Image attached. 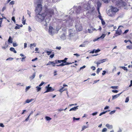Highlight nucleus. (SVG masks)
<instances>
[{
	"label": "nucleus",
	"instance_id": "f257e3e1",
	"mask_svg": "<svg viewBox=\"0 0 132 132\" xmlns=\"http://www.w3.org/2000/svg\"><path fill=\"white\" fill-rule=\"evenodd\" d=\"M54 9H46L44 13L40 14V13L42 9V5L40 4H38L35 10L36 15L35 16V19L38 21L41 22L44 20L45 18L44 23V26L47 27V24L50 20L52 15L54 14Z\"/></svg>",
	"mask_w": 132,
	"mask_h": 132
},
{
	"label": "nucleus",
	"instance_id": "f03ea898",
	"mask_svg": "<svg viewBox=\"0 0 132 132\" xmlns=\"http://www.w3.org/2000/svg\"><path fill=\"white\" fill-rule=\"evenodd\" d=\"M68 16H65L64 19H58L57 21L59 22H61L63 21V22L64 23V25L66 26H69L71 25L72 23V20L69 18L68 20L67 19Z\"/></svg>",
	"mask_w": 132,
	"mask_h": 132
},
{
	"label": "nucleus",
	"instance_id": "7ed1b4c3",
	"mask_svg": "<svg viewBox=\"0 0 132 132\" xmlns=\"http://www.w3.org/2000/svg\"><path fill=\"white\" fill-rule=\"evenodd\" d=\"M113 3H116L119 6H125L126 5V4L122 0H110Z\"/></svg>",
	"mask_w": 132,
	"mask_h": 132
},
{
	"label": "nucleus",
	"instance_id": "20e7f679",
	"mask_svg": "<svg viewBox=\"0 0 132 132\" xmlns=\"http://www.w3.org/2000/svg\"><path fill=\"white\" fill-rule=\"evenodd\" d=\"M90 5L89 1H88V2L84 4L82 8L84 11L89 10L90 8Z\"/></svg>",
	"mask_w": 132,
	"mask_h": 132
},
{
	"label": "nucleus",
	"instance_id": "39448f33",
	"mask_svg": "<svg viewBox=\"0 0 132 132\" xmlns=\"http://www.w3.org/2000/svg\"><path fill=\"white\" fill-rule=\"evenodd\" d=\"M75 12H76V13L77 14L80 13L84 11L83 9L81 8L80 6H79L75 8Z\"/></svg>",
	"mask_w": 132,
	"mask_h": 132
},
{
	"label": "nucleus",
	"instance_id": "423d86ee",
	"mask_svg": "<svg viewBox=\"0 0 132 132\" xmlns=\"http://www.w3.org/2000/svg\"><path fill=\"white\" fill-rule=\"evenodd\" d=\"M76 29L77 31H80L82 29V27L81 24L79 23H77L75 26Z\"/></svg>",
	"mask_w": 132,
	"mask_h": 132
},
{
	"label": "nucleus",
	"instance_id": "0eeeda50",
	"mask_svg": "<svg viewBox=\"0 0 132 132\" xmlns=\"http://www.w3.org/2000/svg\"><path fill=\"white\" fill-rule=\"evenodd\" d=\"M107 13L108 15L111 17L114 16L115 14L114 12H113V11H112L111 9L109 10Z\"/></svg>",
	"mask_w": 132,
	"mask_h": 132
},
{
	"label": "nucleus",
	"instance_id": "6e6552de",
	"mask_svg": "<svg viewBox=\"0 0 132 132\" xmlns=\"http://www.w3.org/2000/svg\"><path fill=\"white\" fill-rule=\"evenodd\" d=\"M120 27V26H119L117 30L116 31V34L114 35V36L115 37H117L118 36L117 34L118 35H120L122 33L121 30L119 29V27Z\"/></svg>",
	"mask_w": 132,
	"mask_h": 132
},
{
	"label": "nucleus",
	"instance_id": "1a4fd4ad",
	"mask_svg": "<svg viewBox=\"0 0 132 132\" xmlns=\"http://www.w3.org/2000/svg\"><path fill=\"white\" fill-rule=\"evenodd\" d=\"M48 32L50 35H52L54 34V29L52 27L50 26L49 27Z\"/></svg>",
	"mask_w": 132,
	"mask_h": 132
},
{
	"label": "nucleus",
	"instance_id": "9d476101",
	"mask_svg": "<svg viewBox=\"0 0 132 132\" xmlns=\"http://www.w3.org/2000/svg\"><path fill=\"white\" fill-rule=\"evenodd\" d=\"M110 8L113 11V12L116 14V13L118 10V9L116 7L112 6H110Z\"/></svg>",
	"mask_w": 132,
	"mask_h": 132
},
{
	"label": "nucleus",
	"instance_id": "9b49d317",
	"mask_svg": "<svg viewBox=\"0 0 132 132\" xmlns=\"http://www.w3.org/2000/svg\"><path fill=\"white\" fill-rule=\"evenodd\" d=\"M105 36V35L104 34H102V36H100V37H98L97 38H95L93 40V42H95L96 41L98 40V39H103Z\"/></svg>",
	"mask_w": 132,
	"mask_h": 132
},
{
	"label": "nucleus",
	"instance_id": "f8f14e48",
	"mask_svg": "<svg viewBox=\"0 0 132 132\" xmlns=\"http://www.w3.org/2000/svg\"><path fill=\"white\" fill-rule=\"evenodd\" d=\"M46 88L47 89V90L45 92H44V93H47L50 92H52L54 90V89H52L51 87Z\"/></svg>",
	"mask_w": 132,
	"mask_h": 132
},
{
	"label": "nucleus",
	"instance_id": "ddd939ff",
	"mask_svg": "<svg viewBox=\"0 0 132 132\" xmlns=\"http://www.w3.org/2000/svg\"><path fill=\"white\" fill-rule=\"evenodd\" d=\"M122 93V92L121 93H120L119 94H118L112 96V100H113L114 99H115L118 97Z\"/></svg>",
	"mask_w": 132,
	"mask_h": 132
},
{
	"label": "nucleus",
	"instance_id": "4468645a",
	"mask_svg": "<svg viewBox=\"0 0 132 132\" xmlns=\"http://www.w3.org/2000/svg\"><path fill=\"white\" fill-rule=\"evenodd\" d=\"M95 9L94 7L93 6H92L90 5V8L89 10V12L91 13H92L93 12Z\"/></svg>",
	"mask_w": 132,
	"mask_h": 132
},
{
	"label": "nucleus",
	"instance_id": "2eb2a0df",
	"mask_svg": "<svg viewBox=\"0 0 132 132\" xmlns=\"http://www.w3.org/2000/svg\"><path fill=\"white\" fill-rule=\"evenodd\" d=\"M97 9H100V8L101 6V3L99 1H98L97 3Z\"/></svg>",
	"mask_w": 132,
	"mask_h": 132
},
{
	"label": "nucleus",
	"instance_id": "dca6fc26",
	"mask_svg": "<svg viewBox=\"0 0 132 132\" xmlns=\"http://www.w3.org/2000/svg\"><path fill=\"white\" fill-rule=\"evenodd\" d=\"M78 106H75L73 108H72L69 110V111H75L78 109Z\"/></svg>",
	"mask_w": 132,
	"mask_h": 132
},
{
	"label": "nucleus",
	"instance_id": "f3484780",
	"mask_svg": "<svg viewBox=\"0 0 132 132\" xmlns=\"http://www.w3.org/2000/svg\"><path fill=\"white\" fill-rule=\"evenodd\" d=\"M34 100V99H33V98H32L30 100L27 99L25 101V103H24V104H25L26 103H29L31 102Z\"/></svg>",
	"mask_w": 132,
	"mask_h": 132
},
{
	"label": "nucleus",
	"instance_id": "a211bd4d",
	"mask_svg": "<svg viewBox=\"0 0 132 132\" xmlns=\"http://www.w3.org/2000/svg\"><path fill=\"white\" fill-rule=\"evenodd\" d=\"M36 76V73H34L32 76H31L29 78L30 80L33 79Z\"/></svg>",
	"mask_w": 132,
	"mask_h": 132
},
{
	"label": "nucleus",
	"instance_id": "6ab92c4d",
	"mask_svg": "<svg viewBox=\"0 0 132 132\" xmlns=\"http://www.w3.org/2000/svg\"><path fill=\"white\" fill-rule=\"evenodd\" d=\"M61 38L62 40H64L66 38V35L65 34H62L61 37Z\"/></svg>",
	"mask_w": 132,
	"mask_h": 132
},
{
	"label": "nucleus",
	"instance_id": "aec40b11",
	"mask_svg": "<svg viewBox=\"0 0 132 132\" xmlns=\"http://www.w3.org/2000/svg\"><path fill=\"white\" fill-rule=\"evenodd\" d=\"M69 32H70L69 35L70 37H71L72 36L75 35L74 33L72 32L71 29L69 30Z\"/></svg>",
	"mask_w": 132,
	"mask_h": 132
},
{
	"label": "nucleus",
	"instance_id": "412c9836",
	"mask_svg": "<svg viewBox=\"0 0 132 132\" xmlns=\"http://www.w3.org/2000/svg\"><path fill=\"white\" fill-rule=\"evenodd\" d=\"M106 127L108 128L111 129L113 127L112 125H110L109 124H107L106 125Z\"/></svg>",
	"mask_w": 132,
	"mask_h": 132
},
{
	"label": "nucleus",
	"instance_id": "4be33fe9",
	"mask_svg": "<svg viewBox=\"0 0 132 132\" xmlns=\"http://www.w3.org/2000/svg\"><path fill=\"white\" fill-rule=\"evenodd\" d=\"M8 42L9 43H12V39L10 36L9 37Z\"/></svg>",
	"mask_w": 132,
	"mask_h": 132
},
{
	"label": "nucleus",
	"instance_id": "5701e85b",
	"mask_svg": "<svg viewBox=\"0 0 132 132\" xmlns=\"http://www.w3.org/2000/svg\"><path fill=\"white\" fill-rule=\"evenodd\" d=\"M10 50L11 51L13 52L14 53H16V51L15 50L14 48L13 47H11L10 48Z\"/></svg>",
	"mask_w": 132,
	"mask_h": 132
},
{
	"label": "nucleus",
	"instance_id": "b1692460",
	"mask_svg": "<svg viewBox=\"0 0 132 132\" xmlns=\"http://www.w3.org/2000/svg\"><path fill=\"white\" fill-rule=\"evenodd\" d=\"M107 60L106 59H102L101 60H100L98 61V62H100L101 63H103L105 62Z\"/></svg>",
	"mask_w": 132,
	"mask_h": 132
},
{
	"label": "nucleus",
	"instance_id": "393cba45",
	"mask_svg": "<svg viewBox=\"0 0 132 132\" xmlns=\"http://www.w3.org/2000/svg\"><path fill=\"white\" fill-rule=\"evenodd\" d=\"M36 46V44L35 43L31 44L30 45V47L31 48H32L33 46L35 47Z\"/></svg>",
	"mask_w": 132,
	"mask_h": 132
},
{
	"label": "nucleus",
	"instance_id": "a878e982",
	"mask_svg": "<svg viewBox=\"0 0 132 132\" xmlns=\"http://www.w3.org/2000/svg\"><path fill=\"white\" fill-rule=\"evenodd\" d=\"M36 90L37 92H38L41 90V88L39 86H37L36 87Z\"/></svg>",
	"mask_w": 132,
	"mask_h": 132
},
{
	"label": "nucleus",
	"instance_id": "bb28decb",
	"mask_svg": "<svg viewBox=\"0 0 132 132\" xmlns=\"http://www.w3.org/2000/svg\"><path fill=\"white\" fill-rule=\"evenodd\" d=\"M120 68H122V69H123L125 70H126V71H127V70H128L127 68L126 67H123V66L121 67H121H120Z\"/></svg>",
	"mask_w": 132,
	"mask_h": 132
},
{
	"label": "nucleus",
	"instance_id": "cd10ccee",
	"mask_svg": "<svg viewBox=\"0 0 132 132\" xmlns=\"http://www.w3.org/2000/svg\"><path fill=\"white\" fill-rule=\"evenodd\" d=\"M45 119L47 121H50L51 120L52 118H50V117L48 116H46L45 117Z\"/></svg>",
	"mask_w": 132,
	"mask_h": 132
},
{
	"label": "nucleus",
	"instance_id": "c85d7f7f",
	"mask_svg": "<svg viewBox=\"0 0 132 132\" xmlns=\"http://www.w3.org/2000/svg\"><path fill=\"white\" fill-rule=\"evenodd\" d=\"M102 69V68L100 69L99 68H98L97 70L96 73L98 74L100 71Z\"/></svg>",
	"mask_w": 132,
	"mask_h": 132
},
{
	"label": "nucleus",
	"instance_id": "c756f323",
	"mask_svg": "<svg viewBox=\"0 0 132 132\" xmlns=\"http://www.w3.org/2000/svg\"><path fill=\"white\" fill-rule=\"evenodd\" d=\"M31 87V86H29L26 87L25 89V91L27 92Z\"/></svg>",
	"mask_w": 132,
	"mask_h": 132
},
{
	"label": "nucleus",
	"instance_id": "7c9ffc66",
	"mask_svg": "<svg viewBox=\"0 0 132 132\" xmlns=\"http://www.w3.org/2000/svg\"><path fill=\"white\" fill-rule=\"evenodd\" d=\"M46 52L47 53V55H50L51 53H52V51H46Z\"/></svg>",
	"mask_w": 132,
	"mask_h": 132
},
{
	"label": "nucleus",
	"instance_id": "2f4dec72",
	"mask_svg": "<svg viewBox=\"0 0 132 132\" xmlns=\"http://www.w3.org/2000/svg\"><path fill=\"white\" fill-rule=\"evenodd\" d=\"M111 88L112 89H118V86H112L111 87Z\"/></svg>",
	"mask_w": 132,
	"mask_h": 132
},
{
	"label": "nucleus",
	"instance_id": "473e14b6",
	"mask_svg": "<svg viewBox=\"0 0 132 132\" xmlns=\"http://www.w3.org/2000/svg\"><path fill=\"white\" fill-rule=\"evenodd\" d=\"M16 25H17L18 26H16L15 27V28L14 29H20V26L19 25H18V24H16Z\"/></svg>",
	"mask_w": 132,
	"mask_h": 132
},
{
	"label": "nucleus",
	"instance_id": "72a5a7b5",
	"mask_svg": "<svg viewBox=\"0 0 132 132\" xmlns=\"http://www.w3.org/2000/svg\"><path fill=\"white\" fill-rule=\"evenodd\" d=\"M8 46V45H6V46H2V49H6Z\"/></svg>",
	"mask_w": 132,
	"mask_h": 132
},
{
	"label": "nucleus",
	"instance_id": "f704fd0d",
	"mask_svg": "<svg viewBox=\"0 0 132 132\" xmlns=\"http://www.w3.org/2000/svg\"><path fill=\"white\" fill-rule=\"evenodd\" d=\"M87 128V127L85 126H84L82 127L81 131H83L85 129Z\"/></svg>",
	"mask_w": 132,
	"mask_h": 132
},
{
	"label": "nucleus",
	"instance_id": "c9c22d12",
	"mask_svg": "<svg viewBox=\"0 0 132 132\" xmlns=\"http://www.w3.org/2000/svg\"><path fill=\"white\" fill-rule=\"evenodd\" d=\"M129 97H126V99L125 101V102H126V103L128 102V101H129Z\"/></svg>",
	"mask_w": 132,
	"mask_h": 132
},
{
	"label": "nucleus",
	"instance_id": "e433bc0d",
	"mask_svg": "<svg viewBox=\"0 0 132 132\" xmlns=\"http://www.w3.org/2000/svg\"><path fill=\"white\" fill-rule=\"evenodd\" d=\"M116 111L115 110H113L110 112L109 113L110 114H112L114 113Z\"/></svg>",
	"mask_w": 132,
	"mask_h": 132
},
{
	"label": "nucleus",
	"instance_id": "4c0bfd02",
	"mask_svg": "<svg viewBox=\"0 0 132 132\" xmlns=\"http://www.w3.org/2000/svg\"><path fill=\"white\" fill-rule=\"evenodd\" d=\"M60 28V27L59 26H57L56 27V29L57 31H58Z\"/></svg>",
	"mask_w": 132,
	"mask_h": 132
},
{
	"label": "nucleus",
	"instance_id": "58836bf2",
	"mask_svg": "<svg viewBox=\"0 0 132 132\" xmlns=\"http://www.w3.org/2000/svg\"><path fill=\"white\" fill-rule=\"evenodd\" d=\"M13 59V58L12 57H9L8 58L6 59V61L10 60L11 61Z\"/></svg>",
	"mask_w": 132,
	"mask_h": 132
},
{
	"label": "nucleus",
	"instance_id": "ea45409f",
	"mask_svg": "<svg viewBox=\"0 0 132 132\" xmlns=\"http://www.w3.org/2000/svg\"><path fill=\"white\" fill-rule=\"evenodd\" d=\"M126 47L127 48H128L129 49H132V46H127Z\"/></svg>",
	"mask_w": 132,
	"mask_h": 132
},
{
	"label": "nucleus",
	"instance_id": "a19ab883",
	"mask_svg": "<svg viewBox=\"0 0 132 132\" xmlns=\"http://www.w3.org/2000/svg\"><path fill=\"white\" fill-rule=\"evenodd\" d=\"M74 63V62H73L72 63H69V62H67L65 63V65H68L71 64L72 63Z\"/></svg>",
	"mask_w": 132,
	"mask_h": 132
},
{
	"label": "nucleus",
	"instance_id": "79ce46f5",
	"mask_svg": "<svg viewBox=\"0 0 132 132\" xmlns=\"http://www.w3.org/2000/svg\"><path fill=\"white\" fill-rule=\"evenodd\" d=\"M97 113H98L97 112H95L93 113L92 114V115H93V116H96L97 114Z\"/></svg>",
	"mask_w": 132,
	"mask_h": 132
},
{
	"label": "nucleus",
	"instance_id": "37998d69",
	"mask_svg": "<svg viewBox=\"0 0 132 132\" xmlns=\"http://www.w3.org/2000/svg\"><path fill=\"white\" fill-rule=\"evenodd\" d=\"M104 3H108L110 0H102Z\"/></svg>",
	"mask_w": 132,
	"mask_h": 132
},
{
	"label": "nucleus",
	"instance_id": "c03bdc74",
	"mask_svg": "<svg viewBox=\"0 0 132 132\" xmlns=\"http://www.w3.org/2000/svg\"><path fill=\"white\" fill-rule=\"evenodd\" d=\"M54 76H56L57 75V71L56 70H55L54 71Z\"/></svg>",
	"mask_w": 132,
	"mask_h": 132
},
{
	"label": "nucleus",
	"instance_id": "a18cd8bd",
	"mask_svg": "<svg viewBox=\"0 0 132 132\" xmlns=\"http://www.w3.org/2000/svg\"><path fill=\"white\" fill-rule=\"evenodd\" d=\"M107 129L106 128H104L103 129L102 132H105L107 131Z\"/></svg>",
	"mask_w": 132,
	"mask_h": 132
},
{
	"label": "nucleus",
	"instance_id": "49530a36",
	"mask_svg": "<svg viewBox=\"0 0 132 132\" xmlns=\"http://www.w3.org/2000/svg\"><path fill=\"white\" fill-rule=\"evenodd\" d=\"M80 119V118H76L75 117H73V120H78Z\"/></svg>",
	"mask_w": 132,
	"mask_h": 132
},
{
	"label": "nucleus",
	"instance_id": "de8ad7c7",
	"mask_svg": "<svg viewBox=\"0 0 132 132\" xmlns=\"http://www.w3.org/2000/svg\"><path fill=\"white\" fill-rule=\"evenodd\" d=\"M12 20L14 22V23H15L16 22H15V17L14 16H13L12 17Z\"/></svg>",
	"mask_w": 132,
	"mask_h": 132
},
{
	"label": "nucleus",
	"instance_id": "09e8293b",
	"mask_svg": "<svg viewBox=\"0 0 132 132\" xmlns=\"http://www.w3.org/2000/svg\"><path fill=\"white\" fill-rule=\"evenodd\" d=\"M101 23L103 25L105 24V22L103 20V19L102 20H101Z\"/></svg>",
	"mask_w": 132,
	"mask_h": 132
},
{
	"label": "nucleus",
	"instance_id": "8fccbe9b",
	"mask_svg": "<svg viewBox=\"0 0 132 132\" xmlns=\"http://www.w3.org/2000/svg\"><path fill=\"white\" fill-rule=\"evenodd\" d=\"M112 92L113 93H117L118 91L116 90H112Z\"/></svg>",
	"mask_w": 132,
	"mask_h": 132
},
{
	"label": "nucleus",
	"instance_id": "3c124183",
	"mask_svg": "<svg viewBox=\"0 0 132 132\" xmlns=\"http://www.w3.org/2000/svg\"><path fill=\"white\" fill-rule=\"evenodd\" d=\"M54 53H53V54H52L50 56V57L52 59L54 57Z\"/></svg>",
	"mask_w": 132,
	"mask_h": 132
},
{
	"label": "nucleus",
	"instance_id": "603ef678",
	"mask_svg": "<svg viewBox=\"0 0 132 132\" xmlns=\"http://www.w3.org/2000/svg\"><path fill=\"white\" fill-rule=\"evenodd\" d=\"M91 69H92L93 70H95L96 69L95 67L94 66L91 67Z\"/></svg>",
	"mask_w": 132,
	"mask_h": 132
},
{
	"label": "nucleus",
	"instance_id": "864d4df0",
	"mask_svg": "<svg viewBox=\"0 0 132 132\" xmlns=\"http://www.w3.org/2000/svg\"><path fill=\"white\" fill-rule=\"evenodd\" d=\"M100 50L99 49H98L97 50H95V52L96 53H97L99 52H100Z\"/></svg>",
	"mask_w": 132,
	"mask_h": 132
},
{
	"label": "nucleus",
	"instance_id": "5fc2aeb1",
	"mask_svg": "<svg viewBox=\"0 0 132 132\" xmlns=\"http://www.w3.org/2000/svg\"><path fill=\"white\" fill-rule=\"evenodd\" d=\"M88 32L89 33H92L93 32V31L92 30H91L90 29H88Z\"/></svg>",
	"mask_w": 132,
	"mask_h": 132
},
{
	"label": "nucleus",
	"instance_id": "6e6d98bb",
	"mask_svg": "<svg viewBox=\"0 0 132 132\" xmlns=\"http://www.w3.org/2000/svg\"><path fill=\"white\" fill-rule=\"evenodd\" d=\"M98 17L101 20H103V19L102 18V17L101 16V15H99L98 16Z\"/></svg>",
	"mask_w": 132,
	"mask_h": 132
},
{
	"label": "nucleus",
	"instance_id": "4d7b16f0",
	"mask_svg": "<svg viewBox=\"0 0 132 132\" xmlns=\"http://www.w3.org/2000/svg\"><path fill=\"white\" fill-rule=\"evenodd\" d=\"M14 3V2L13 1H11L10 2L9 4L10 5H13Z\"/></svg>",
	"mask_w": 132,
	"mask_h": 132
},
{
	"label": "nucleus",
	"instance_id": "13d9d810",
	"mask_svg": "<svg viewBox=\"0 0 132 132\" xmlns=\"http://www.w3.org/2000/svg\"><path fill=\"white\" fill-rule=\"evenodd\" d=\"M51 64L52 65V66L53 67L55 66V63H54V61H52V63H51Z\"/></svg>",
	"mask_w": 132,
	"mask_h": 132
},
{
	"label": "nucleus",
	"instance_id": "bf43d9fd",
	"mask_svg": "<svg viewBox=\"0 0 132 132\" xmlns=\"http://www.w3.org/2000/svg\"><path fill=\"white\" fill-rule=\"evenodd\" d=\"M32 29L29 26L28 27V31L29 32H30L31 31H32Z\"/></svg>",
	"mask_w": 132,
	"mask_h": 132
},
{
	"label": "nucleus",
	"instance_id": "052dcab7",
	"mask_svg": "<svg viewBox=\"0 0 132 132\" xmlns=\"http://www.w3.org/2000/svg\"><path fill=\"white\" fill-rule=\"evenodd\" d=\"M44 82L43 81L42 82L41 84L39 85V86L40 87L43 85L44 84Z\"/></svg>",
	"mask_w": 132,
	"mask_h": 132
},
{
	"label": "nucleus",
	"instance_id": "680f3d73",
	"mask_svg": "<svg viewBox=\"0 0 132 132\" xmlns=\"http://www.w3.org/2000/svg\"><path fill=\"white\" fill-rule=\"evenodd\" d=\"M86 67V66L85 65H84L82 67L80 68L79 70L80 71L81 69H83L85 68Z\"/></svg>",
	"mask_w": 132,
	"mask_h": 132
},
{
	"label": "nucleus",
	"instance_id": "e2e57ef3",
	"mask_svg": "<svg viewBox=\"0 0 132 132\" xmlns=\"http://www.w3.org/2000/svg\"><path fill=\"white\" fill-rule=\"evenodd\" d=\"M13 45L14 47H16L18 46V45L16 43H13Z\"/></svg>",
	"mask_w": 132,
	"mask_h": 132
},
{
	"label": "nucleus",
	"instance_id": "0e129e2a",
	"mask_svg": "<svg viewBox=\"0 0 132 132\" xmlns=\"http://www.w3.org/2000/svg\"><path fill=\"white\" fill-rule=\"evenodd\" d=\"M0 127H4V125L2 123H0Z\"/></svg>",
	"mask_w": 132,
	"mask_h": 132
},
{
	"label": "nucleus",
	"instance_id": "69168bd1",
	"mask_svg": "<svg viewBox=\"0 0 132 132\" xmlns=\"http://www.w3.org/2000/svg\"><path fill=\"white\" fill-rule=\"evenodd\" d=\"M37 59H38L37 57H36L35 59H32L31 61H34L36 60Z\"/></svg>",
	"mask_w": 132,
	"mask_h": 132
},
{
	"label": "nucleus",
	"instance_id": "338daca9",
	"mask_svg": "<svg viewBox=\"0 0 132 132\" xmlns=\"http://www.w3.org/2000/svg\"><path fill=\"white\" fill-rule=\"evenodd\" d=\"M27 44L26 43H25L24 44V48H26L27 47Z\"/></svg>",
	"mask_w": 132,
	"mask_h": 132
},
{
	"label": "nucleus",
	"instance_id": "774afa93",
	"mask_svg": "<svg viewBox=\"0 0 132 132\" xmlns=\"http://www.w3.org/2000/svg\"><path fill=\"white\" fill-rule=\"evenodd\" d=\"M51 63H52V61H49L48 62V63L46 64V65H50V64H51Z\"/></svg>",
	"mask_w": 132,
	"mask_h": 132
}]
</instances>
